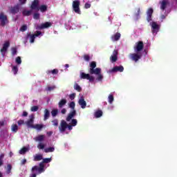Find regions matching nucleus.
I'll use <instances>...</instances> for the list:
<instances>
[{
  "instance_id": "f257e3e1",
  "label": "nucleus",
  "mask_w": 177,
  "mask_h": 177,
  "mask_svg": "<svg viewBox=\"0 0 177 177\" xmlns=\"http://www.w3.org/2000/svg\"><path fill=\"white\" fill-rule=\"evenodd\" d=\"M88 73L91 75L95 74V75H97V81L100 82L103 80V75H102V68H96V62L93 61L90 63V68Z\"/></svg>"
},
{
  "instance_id": "f03ea898",
  "label": "nucleus",
  "mask_w": 177,
  "mask_h": 177,
  "mask_svg": "<svg viewBox=\"0 0 177 177\" xmlns=\"http://www.w3.org/2000/svg\"><path fill=\"white\" fill-rule=\"evenodd\" d=\"M73 127H74V126L67 124V122H66V120H62L61 122L59 124V130L62 133L66 132V129H67V128H68V131H72Z\"/></svg>"
},
{
  "instance_id": "7ed1b4c3",
  "label": "nucleus",
  "mask_w": 177,
  "mask_h": 177,
  "mask_svg": "<svg viewBox=\"0 0 177 177\" xmlns=\"http://www.w3.org/2000/svg\"><path fill=\"white\" fill-rule=\"evenodd\" d=\"M44 162H41L39 164V167L38 166H34L32 168V172H37V174H42V172H45V165H44Z\"/></svg>"
},
{
  "instance_id": "20e7f679",
  "label": "nucleus",
  "mask_w": 177,
  "mask_h": 177,
  "mask_svg": "<svg viewBox=\"0 0 177 177\" xmlns=\"http://www.w3.org/2000/svg\"><path fill=\"white\" fill-rule=\"evenodd\" d=\"M0 23L1 27H5L6 24H9V19H8V15L3 12L0 13Z\"/></svg>"
},
{
  "instance_id": "39448f33",
  "label": "nucleus",
  "mask_w": 177,
  "mask_h": 177,
  "mask_svg": "<svg viewBox=\"0 0 177 177\" xmlns=\"http://www.w3.org/2000/svg\"><path fill=\"white\" fill-rule=\"evenodd\" d=\"M80 2L78 0H75L73 1V9L75 13H77V15H81V10L80 9Z\"/></svg>"
},
{
  "instance_id": "423d86ee",
  "label": "nucleus",
  "mask_w": 177,
  "mask_h": 177,
  "mask_svg": "<svg viewBox=\"0 0 177 177\" xmlns=\"http://www.w3.org/2000/svg\"><path fill=\"white\" fill-rule=\"evenodd\" d=\"M129 57L131 60L135 62L136 63L138 62L140 59H142V53H131L129 55Z\"/></svg>"
},
{
  "instance_id": "0eeeda50",
  "label": "nucleus",
  "mask_w": 177,
  "mask_h": 177,
  "mask_svg": "<svg viewBox=\"0 0 177 177\" xmlns=\"http://www.w3.org/2000/svg\"><path fill=\"white\" fill-rule=\"evenodd\" d=\"M80 79L81 80H88L89 82H93L95 81V77L93 76H91L89 73H85L82 72L80 73Z\"/></svg>"
},
{
  "instance_id": "6e6552de",
  "label": "nucleus",
  "mask_w": 177,
  "mask_h": 177,
  "mask_svg": "<svg viewBox=\"0 0 177 177\" xmlns=\"http://www.w3.org/2000/svg\"><path fill=\"white\" fill-rule=\"evenodd\" d=\"M144 48L145 44H143V41H139L138 42L136 43V46H134V50L136 53L142 52Z\"/></svg>"
},
{
  "instance_id": "1a4fd4ad",
  "label": "nucleus",
  "mask_w": 177,
  "mask_h": 177,
  "mask_svg": "<svg viewBox=\"0 0 177 177\" xmlns=\"http://www.w3.org/2000/svg\"><path fill=\"white\" fill-rule=\"evenodd\" d=\"M151 27V32L153 34H157L160 31V25L156 24V22L153 21L150 23Z\"/></svg>"
},
{
  "instance_id": "9d476101",
  "label": "nucleus",
  "mask_w": 177,
  "mask_h": 177,
  "mask_svg": "<svg viewBox=\"0 0 177 177\" xmlns=\"http://www.w3.org/2000/svg\"><path fill=\"white\" fill-rule=\"evenodd\" d=\"M169 0H161L159 1V5H160V10H165L167 6H169Z\"/></svg>"
},
{
  "instance_id": "9b49d317",
  "label": "nucleus",
  "mask_w": 177,
  "mask_h": 177,
  "mask_svg": "<svg viewBox=\"0 0 177 177\" xmlns=\"http://www.w3.org/2000/svg\"><path fill=\"white\" fill-rule=\"evenodd\" d=\"M30 119L26 122V124L28 128H33L34 127V114H32L29 116Z\"/></svg>"
},
{
  "instance_id": "f8f14e48",
  "label": "nucleus",
  "mask_w": 177,
  "mask_h": 177,
  "mask_svg": "<svg viewBox=\"0 0 177 177\" xmlns=\"http://www.w3.org/2000/svg\"><path fill=\"white\" fill-rule=\"evenodd\" d=\"M52 26V24L50 22H45L44 24H41V25L37 26V30H44L45 28H49V27Z\"/></svg>"
},
{
  "instance_id": "ddd939ff",
  "label": "nucleus",
  "mask_w": 177,
  "mask_h": 177,
  "mask_svg": "<svg viewBox=\"0 0 177 177\" xmlns=\"http://www.w3.org/2000/svg\"><path fill=\"white\" fill-rule=\"evenodd\" d=\"M32 10H39V0H34L30 6Z\"/></svg>"
},
{
  "instance_id": "4468645a",
  "label": "nucleus",
  "mask_w": 177,
  "mask_h": 177,
  "mask_svg": "<svg viewBox=\"0 0 177 177\" xmlns=\"http://www.w3.org/2000/svg\"><path fill=\"white\" fill-rule=\"evenodd\" d=\"M10 13L12 15H16L20 12V3L17 4L16 6L11 7L10 10Z\"/></svg>"
},
{
  "instance_id": "2eb2a0df",
  "label": "nucleus",
  "mask_w": 177,
  "mask_h": 177,
  "mask_svg": "<svg viewBox=\"0 0 177 177\" xmlns=\"http://www.w3.org/2000/svg\"><path fill=\"white\" fill-rule=\"evenodd\" d=\"M124 71V66H115L111 71L110 73H122Z\"/></svg>"
},
{
  "instance_id": "dca6fc26",
  "label": "nucleus",
  "mask_w": 177,
  "mask_h": 177,
  "mask_svg": "<svg viewBox=\"0 0 177 177\" xmlns=\"http://www.w3.org/2000/svg\"><path fill=\"white\" fill-rule=\"evenodd\" d=\"M153 8H149L148 9L147 12V21L150 23V21H151V17L153 16Z\"/></svg>"
},
{
  "instance_id": "f3484780",
  "label": "nucleus",
  "mask_w": 177,
  "mask_h": 177,
  "mask_svg": "<svg viewBox=\"0 0 177 177\" xmlns=\"http://www.w3.org/2000/svg\"><path fill=\"white\" fill-rule=\"evenodd\" d=\"M26 38L29 39L30 44H34L35 41V35L34 34H31V32L27 33Z\"/></svg>"
},
{
  "instance_id": "a211bd4d",
  "label": "nucleus",
  "mask_w": 177,
  "mask_h": 177,
  "mask_svg": "<svg viewBox=\"0 0 177 177\" xmlns=\"http://www.w3.org/2000/svg\"><path fill=\"white\" fill-rule=\"evenodd\" d=\"M75 114H77V111L75 110H73V111L70 112L66 118V121L69 122V121H71L73 118H74Z\"/></svg>"
},
{
  "instance_id": "6ab92c4d",
  "label": "nucleus",
  "mask_w": 177,
  "mask_h": 177,
  "mask_svg": "<svg viewBox=\"0 0 177 177\" xmlns=\"http://www.w3.org/2000/svg\"><path fill=\"white\" fill-rule=\"evenodd\" d=\"M9 46H10V43L9 41H6L3 44V48L1 49V52H6V50H8V48H9Z\"/></svg>"
},
{
  "instance_id": "aec40b11",
  "label": "nucleus",
  "mask_w": 177,
  "mask_h": 177,
  "mask_svg": "<svg viewBox=\"0 0 177 177\" xmlns=\"http://www.w3.org/2000/svg\"><path fill=\"white\" fill-rule=\"evenodd\" d=\"M67 104V100L66 99H62L59 103H58V107L59 109H63L64 106Z\"/></svg>"
},
{
  "instance_id": "412c9836",
  "label": "nucleus",
  "mask_w": 177,
  "mask_h": 177,
  "mask_svg": "<svg viewBox=\"0 0 177 177\" xmlns=\"http://www.w3.org/2000/svg\"><path fill=\"white\" fill-rule=\"evenodd\" d=\"M79 104L80 106H81L82 109H85V107H86V102L85 101L84 97H81L79 100Z\"/></svg>"
},
{
  "instance_id": "4be33fe9",
  "label": "nucleus",
  "mask_w": 177,
  "mask_h": 177,
  "mask_svg": "<svg viewBox=\"0 0 177 177\" xmlns=\"http://www.w3.org/2000/svg\"><path fill=\"white\" fill-rule=\"evenodd\" d=\"M121 38V33L116 32L115 35L111 36L112 41H118Z\"/></svg>"
},
{
  "instance_id": "5701e85b",
  "label": "nucleus",
  "mask_w": 177,
  "mask_h": 177,
  "mask_svg": "<svg viewBox=\"0 0 177 177\" xmlns=\"http://www.w3.org/2000/svg\"><path fill=\"white\" fill-rule=\"evenodd\" d=\"M50 116V112H49V110L45 109L44 121H46V120H48Z\"/></svg>"
},
{
  "instance_id": "b1692460",
  "label": "nucleus",
  "mask_w": 177,
  "mask_h": 177,
  "mask_svg": "<svg viewBox=\"0 0 177 177\" xmlns=\"http://www.w3.org/2000/svg\"><path fill=\"white\" fill-rule=\"evenodd\" d=\"M44 139H45V135H39V136H37L35 138V140L36 142H40V143H41V142H44Z\"/></svg>"
},
{
  "instance_id": "393cba45",
  "label": "nucleus",
  "mask_w": 177,
  "mask_h": 177,
  "mask_svg": "<svg viewBox=\"0 0 177 177\" xmlns=\"http://www.w3.org/2000/svg\"><path fill=\"white\" fill-rule=\"evenodd\" d=\"M39 10L44 13L48 10V6L46 5H41L39 7Z\"/></svg>"
},
{
  "instance_id": "a878e982",
  "label": "nucleus",
  "mask_w": 177,
  "mask_h": 177,
  "mask_svg": "<svg viewBox=\"0 0 177 177\" xmlns=\"http://www.w3.org/2000/svg\"><path fill=\"white\" fill-rule=\"evenodd\" d=\"M102 115H103V111H102V110H98L95 112V118H100Z\"/></svg>"
},
{
  "instance_id": "bb28decb",
  "label": "nucleus",
  "mask_w": 177,
  "mask_h": 177,
  "mask_svg": "<svg viewBox=\"0 0 177 177\" xmlns=\"http://www.w3.org/2000/svg\"><path fill=\"white\" fill-rule=\"evenodd\" d=\"M41 160H43L42 154H36L34 156L33 160H35V161H41Z\"/></svg>"
},
{
  "instance_id": "cd10ccee",
  "label": "nucleus",
  "mask_w": 177,
  "mask_h": 177,
  "mask_svg": "<svg viewBox=\"0 0 177 177\" xmlns=\"http://www.w3.org/2000/svg\"><path fill=\"white\" fill-rule=\"evenodd\" d=\"M42 128H44V124H35L32 127L33 129H37V131H41Z\"/></svg>"
},
{
  "instance_id": "c85d7f7f",
  "label": "nucleus",
  "mask_w": 177,
  "mask_h": 177,
  "mask_svg": "<svg viewBox=\"0 0 177 177\" xmlns=\"http://www.w3.org/2000/svg\"><path fill=\"white\" fill-rule=\"evenodd\" d=\"M32 13V10H24L22 11V15L23 16H31V14Z\"/></svg>"
},
{
  "instance_id": "c756f323",
  "label": "nucleus",
  "mask_w": 177,
  "mask_h": 177,
  "mask_svg": "<svg viewBox=\"0 0 177 177\" xmlns=\"http://www.w3.org/2000/svg\"><path fill=\"white\" fill-rule=\"evenodd\" d=\"M28 148L24 147L22 149H21L19 151V154L24 155L27 151H28Z\"/></svg>"
},
{
  "instance_id": "7c9ffc66",
  "label": "nucleus",
  "mask_w": 177,
  "mask_h": 177,
  "mask_svg": "<svg viewBox=\"0 0 177 177\" xmlns=\"http://www.w3.org/2000/svg\"><path fill=\"white\" fill-rule=\"evenodd\" d=\"M45 153H53L55 151V147H49L48 148L44 149Z\"/></svg>"
},
{
  "instance_id": "2f4dec72",
  "label": "nucleus",
  "mask_w": 177,
  "mask_h": 177,
  "mask_svg": "<svg viewBox=\"0 0 177 177\" xmlns=\"http://www.w3.org/2000/svg\"><path fill=\"white\" fill-rule=\"evenodd\" d=\"M47 74H53V75L56 74H59V70L57 69H53V71H48Z\"/></svg>"
},
{
  "instance_id": "473e14b6",
  "label": "nucleus",
  "mask_w": 177,
  "mask_h": 177,
  "mask_svg": "<svg viewBox=\"0 0 177 177\" xmlns=\"http://www.w3.org/2000/svg\"><path fill=\"white\" fill-rule=\"evenodd\" d=\"M74 89L77 91V92H81V91H82V88H81V86L77 83H75L74 85Z\"/></svg>"
},
{
  "instance_id": "72a5a7b5",
  "label": "nucleus",
  "mask_w": 177,
  "mask_h": 177,
  "mask_svg": "<svg viewBox=\"0 0 177 177\" xmlns=\"http://www.w3.org/2000/svg\"><path fill=\"white\" fill-rule=\"evenodd\" d=\"M11 129L12 132H17V131H19V126H17V124H12Z\"/></svg>"
},
{
  "instance_id": "f704fd0d",
  "label": "nucleus",
  "mask_w": 177,
  "mask_h": 177,
  "mask_svg": "<svg viewBox=\"0 0 177 177\" xmlns=\"http://www.w3.org/2000/svg\"><path fill=\"white\" fill-rule=\"evenodd\" d=\"M3 158H5V153H1L0 155V167L3 165Z\"/></svg>"
},
{
  "instance_id": "c9c22d12",
  "label": "nucleus",
  "mask_w": 177,
  "mask_h": 177,
  "mask_svg": "<svg viewBox=\"0 0 177 177\" xmlns=\"http://www.w3.org/2000/svg\"><path fill=\"white\" fill-rule=\"evenodd\" d=\"M108 102L110 104H113V102H114V96L113 95H109L108 97Z\"/></svg>"
},
{
  "instance_id": "e433bc0d",
  "label": "nucleus",
  "mask_w": 177,
  "mask_h": 177,
  "mask_svg": "<svg viewBox=\"0 0 177 177\" xmlns=\"http://www.w3.org/2000/svg\"><path fill=\"white\" fill-rule=\"evenodd\" d=\"M19 31H21V32H24L25 31H27V25H22L19 28Z\"/></svg>"
},
{
  "instance_id": "4c0bfd02",
  "label": "nucleus",
  "mask_w": 177,
  "mask_h": 177,
  "mask_svg": "<svg viewBox=\"0 0 177 177\" xmlns=\"http://www.w3.org/2000/svg\"><path fill=\"white\" fill-rule=\"evenodd\" d=\"M110 59L112 63H115V62L118 59V56L111 55Z\"/></svg>"
},
{
  "instance_id": "58836bf2",
  "label": "nucleus",
  "mask_w": 177,
  "mask_h": 177,
  "mask_svg": "<svg viewBox=\"0 0 177 177\" xmlns=\"http://www.w3.org/2000/svg\"><path fill=\"white\" fill-rule=\"evenodd\" d=\"M52 161V158H44L42 162L44 163V164H49V162H50Z\"/></svg>"
},
{
  "instance_id": "ea45409f",
  "label": "nucleus",
  "mask_w": 177,
  "mask_h": 177,
  "mask_svg": "<svg viewBox=\"0 0 177 177\" xmlns=\"http://www.w3.org/2000/svg\"><path fill=\"white\" fill-rule=\"evenodd\" d=\"M12 71L15 74V75H16V74H17V72L19 71V68H17V66H12Z\"/></svg>"
},
{
  "instance_id": "a19ab883",
  "label": "nucleus",
  "mask_w": 177,
  "mask_h": 177,
  "mask_svg": "<svg viewBox=\"0 0 177 177\" xmlns=\"http://www.w3.org/2000/svg\"><path fill=\"white\" fill-rule=\"evenodd\" d=\"M37 148L39 149L40 150H44V149H45V145H44V143L42 142H39L37 145Z\"/></svg>"
},
{
  "instance_id": "79ce46f5",
  "label": "nucleus",
  "mask_w": 177,
  "mask_h": 177,
  "mask_svg": "<svg viewBox=\"0 0 177 177\" xmlns=\"http://www.w3.org/2000/svg\"><path fill=\"white\" fill-rule=\"evenodd\" d=\"M55 89H56V86H48L46 88V91H47L48 92H50L51 91H53Z\"/></svg>"
},
{
  "instance_id": "37998d69",
  "label": "nucleus",
  "mask_w": 177,
  "mask_h": 177,
  "mask_svg": "<svg viewBox=\"0 0 177 177\" xmlns=\"http://www.w3.org/2000/svg\"><path fill=\"white\" fill-rule=\"evenodd\" d=\"M57 113H59V110L57 109H53L51 111V115H53V117H56V115H57Z\"/></svg>"
},
{
  "instance_id": "c03bdc74",
  "label": "nucleus",
  "mask_w": 177,
  "mask_h": 177,
  "mask_svg": "<svg viewBox=\"0 0 177 177\" xmlns=\"http://www.w3.org/2000/svg\"><path fill=\"white\" fill-rule=\"evenodd\" d=\"M69 107H70L71 109H72L73 111L75 110V102H71L69 104Z\"/></svg>"
},
{
  "instance_id": "a18cd8bd",
  "label": "nucleus",
  "mask_w": 177,
  "mask_h": 177,
  "mask_svg": "<svg viewBox=\"0 0 177 177\" xmlns=\"http://www.w3.org/2000/svg\"><path fill=\"white\" fill-rule=\"evenodd\" d=\"M12 172V165L8 164L7 165V174H10Z\"/></svg>"
},
{
  "instance_id": "49530a36",
  "label": "nucleus",
  "mask_w": 177,
  "mask_h": 177,
  "mask_svg": "<svg viewBox=\"0 0 177 177\" xmlns=\"http://www.w3.org/2000/svg\"><path fill=\"white\" fill-rule=\"evenodd\" d=\"M77 123H78V122L77 121V119H72L71 125H72L73 127H76Z\"/></svg>"
},
{
  "instance_id": "de8ad7c7",
  "label": "nucleus",
  "mask_w": 177,
  "mask_h": 177,
  "mask_svg": "<svg viewBox=\"0 0 177 177\" xmlns=\"http://www.w3.org/2000/svg\"><path fill=\"white\" fill-rule=\"evenodd\" d=\"M83 57L85 62H89V60H91V57L89 56V55H84Z\"/></svg>"
},
{
  "instance_id": "09e8293b",
  "label": "nucleus",
  "mask_w": 177,
  "mask_h": 177,
  "mask_svg": "<svg viewBox=\"0 0 177 177\" xmlns=\"http://www.w3.org/2000/svg\"><path fill=\"white\" fill-rule=\"evenodd\" d=\"M12 50V56H15V55H17V48H11Z\"/></svg>"
},
{
  "instance_id": "8fccbe9b",
  "label": "nucleus",
  "mask_w": 177,
  "mask_h": 177,
  "mask_svg": "<svg viewBox=\"0 0 177 177\" xmlns=\"http://www.w3.org/2000/svg\"><path fill=\"white\" fill-rule=\"evenodd\" d=\"M52 124L54 127H58L59 126V121L57 120V119H55V120L52 121Z\"/></svg>"
},
{
  "instance_id": "3c124183",
  "label": "nucleus",
  "mask_w": 177,
  "mask_h": 177,
  "mask_svg": "<svg viewBox=\"0 0 177 177\" xmlns=\"http://www.w3.org/2000/svg\"><path fill=\"white\" fill-rule=\"evenodd\" d=\"M38 106H33L30 108L31 111L35 112V111H38Z\"/></svg>"
},
{
  "instance_id": "603ef678",
  "label": "nucleus",
  "mask_w": 177,
  "mask_h": 177,
  "mask_svg": "<svg viewBox=\"0 0 177 177\" xmlns=\"http://www.w3.org/2000/svg\"><path fill=\"white\" fill-rule=\"evenodd\" d=\"M17 64H21V57H17L15 60Z\"/></svg>"
},
{
  "instance_id": "864d4df0",
  "label": "nucleus",
  "mask_w": 177,
  "mask_h": 177,
  "mask_svg": "<svg viewBox=\"0 0 177 177\" xmlns=\"http://www.w3.org/2000/svg\"><path fill=\"white\" fill-rule=\"evenodd\" d=\"M33 19H35V20H39V13H35L33 15Z\"/></svg>"
},
{
  "instance_id": "5fc2aeb1",
  "label": "nucleus",
  "mask_w": 177,
  "mask_h": 177,
  "mask_svg": "<svg viewBox=\"0 0 177 177\" xmlns=\"http://www.w3.org/2000/svg\"><path fill=\"white\" fill-rule=\"evenodd\" d=\"M140 15V8H138L137 9V12L135 14V16L138 19Z\"/></svg>"
},
{
  "instance_id": "6e6d98bb",
  "label": "nucleus",
  "mask_w": 177,
  "mask_h": 177,
  "mask_svg": "<svg viewBox=\"0 0 177 177\" xmlns=\"http://www.w3.org/2000/svg\"><path fill=\"white\" fill-rule=\"evenodd\" d=\"M42 32L41 31L37 30L35 32V34H34L33 35H35V37H39V35H41Z\"/></svg>"
},
{
  "instance_id": "4d7b16f0",
  "label": "nucleus",
  "mask_w": 177,
  "mask_h": 177,
  "mask_svg": "<svg viewBox=\"0 0 177 177\" xmlns=\"http://www.w3.org/2000/svg\"><path fill=\"white\" fill-rule=\"evenodd\" d=\"M20 5H26L27 3V0H19Z\"/></svg>"
},
{
  "instance_id": "13d9d810",
  "label": "nucleus",
  "mask_w": 177,
  "mask_h": 177,
  "mask_svg": "<svg viewBox=\"0 0 177 177\" xmlns=\"http://www.w3.org/2000/svg\"><path fill=\"white\" fill-rule=\"evenodd\" d=\"M69 97L71 99V100H74V99H75V93H72L69 95Z\"/></svg>"
},
{
  "instance_id": "bf43d9fd",
  "label": "nucleus",
  "mask_w": 177,
  "mask_h": 177,
  "mask_svg": "<svg viewBox=\"0 0 177 177\" xmlns=\"http://www.w3.org/2000/svg\"><path fill=\"white\" fill-rule=\"evenodd\" d=\"M84 8H85V9H89V8H91V3H86L84 5Z\"/></svg>"
},
{
  "instance_id": "052dcab7",
  "label": "nucleus",
  "mask_w": 177,
  "mask_h": 177,
  "mask_svg": "<svg viewBox=\"0 0 177 177\" xmlns=\"http://www.w3.org/2000/svg\"><path fill=\"white\" fill-rule=\"evenodd\" d=\"M112 56H118V51L117 50H114L113 51V55Z\"/></svg>"
},
{
  "instance_id": "680f3d73",
  "label": "nucleus",
  "mask_w": 177,
  "mask_h": 177,
  "mask_svg": "<svg viewBox=\"0 0 177 177\" xmlns=\"http://www.w3.org/2000/svg\"><path fill=\"white\" fill-rule=\"evenodd\" d=\"M26 162H27V159L24 158V160H21V165H26Z\"/></svg>"
},
{
  "instance_id": "e2e57ef3",
  "label": "nucleus",
  "mask_w": 177,
  "mask_h": 177,
  "mask_svg": "<svg viewBox=\"0 0 177 177\" xmlns=\"http://www.w3.org/2000/svg\"><path fill=\"white\" fill-rule=\"evenodd\" d=\"M61 113L62 114H66V113H67V110L66 109H62L61 110Z\"/></svg>"
},
{
  "instance_id": "0e129e2a",
  "label": "nucleus",
  "mask_w": 177,
  "mask_h": 177,
  "mask_svg": "<svg viewBox=\"0 0 177 177\" xmlns=\"http://www.w3.org/2000/svg\"><path fill=\"white\" fill-rule=\"evenodd\" d=\"M28 115V113L27 111H24L22 114V117H27Z\"/></svg>"
},
{
  "instance_id": "69168bd1",
  "label": "nucleus",
  "mask_w": 177,
  "mask_h": 177,
  "mask_svg": "<svg viewBox=\"0 0 177 177\" xmlns=\"http://www.w3.org/2000/svg\"><path fill=\"white\" fill-rule=\"evenodd\" d=\"M24 124V120H19L18 121V125H21V124Z\"/></svg>"
},
{
  "instance_id": "338daca9",
  "label": "nucleus",
  "mask_w": 177,
  "mask_h": 177,
  "mask_svg": "<svg viewBox=\"0 0 177 177\" xmlns=\"http://www.w3.org/2000/svg\"><path fill=\"white\" fill-rule=\"evenodd\" d=\"M30 177H37V174H30Z\"/></svg>"
},
{
  "instance_id": "774afa93",
  "label": "nucleus",
  "mask_w": 177,
  "mask_h": 177,
  "mask_svg": "<svg viewBox=\"0 0 177 177\" xmlns=\"http://www.w3.org/2000/svg\"><path fill=\"white\" fill-rule=\"evenodd\" d=\"M5 125V123L3 122H0V126L3 127Z\"/></svg>"
}]
</instances>
